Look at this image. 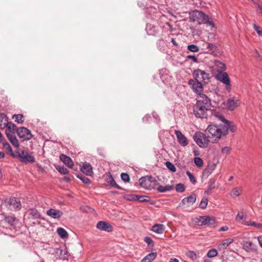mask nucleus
<instances>
[{"instance_id":"obj_1","label":"nucleus","mask_w":262,"mask_h":262,"mask_svg":"<svg viewBox=\"0 0 262 262\" xmlns=\"http://www.w3.org/2000/svg\"><path fill=\"white\" fill-rule=\"evenodd\" d=\"M236 126L228 120H226V122L223 124L219 125L216 124L209 125L206 128L205 132L206 134H209L212 136L214 139V143L217 142L222 137L226 136L229 130L232 133L236 131Z\"/></svg>"},{"instance_id":"obj_2","label":"nucleus","mask_w":262,"mask_h":262,"mask_svg":"<svg viewBox=\"0 0 262 262\" xmlns=\"http://www.w3.org/2000/svg\"><path fill=\"white\" fill-rule=\"evenodd\" d=\"M189 17L191 21L197 22L199 25L206 24L212 28L214 27V23L210 20L209 17L202 11L194 10L190 13Z\"/></svg>"},{"instance_id":"obj_3","label":"nucleus","mask_w":262,"mask_h":262,"mask_svg":"<svg viewBox=\"0 0 262 262\" xmlns=\"http://www.w3.org/2000/svg\"><path fill=\"white\" fill-rule=\"evenodd\" d=\"M210 136H207L206 134L198 132L193 135V139L199 146L201 148H206L209 145L210 138H213L211 135Z\"/></svg>"},{"instance_id":"obj_4","label":"nucleus","mask_w":262,"mask_h":262,"mask_svg":"<svg viewBox=\"0 0 262 262\" xmlns=\"http://www.w3.org/2000/svg\"><path fill=\"white\" fill-rule=\"evenodd\" d=\"M193 76L195 80L202 82L204 84H207L210 81L211 77L210 74L206 71L198 69L193 72Z\"/></svg>"},{"instance_id":"obj_5","label":"nucleus","mask_w":262,"mask_h":262,"mask_svg":"<svg viewBox=\"0 0 262 262\" xmlns=\"http://www.w3.org/2000/svg\"><path fill=\"white\" fill-rule=\"evenodd\" d=\"M215 79L225 84V89L230 92L231 89L230 80L228 74L226 72H223L221 71H216L215 75Z\"/></svg>"},{"instance_id":"obj_6","label":"nucleus","mask_w":262,"mask_h":262,"mask_svg":"<svg viewBox=\"0 0 262 262\" xmlns=\"http://www.w3.org/2000/svg\"><path fill=\"white\" fill-rule=\"evenodd\" d=\"M14 158L19 160L21 162L33 163L35 161L34 157L28 151L23 150L20 151H16Z\"/></svg>"},{"instance_id":"obj_7","label":"nucleus","mask_w":262,"mask_h":262,"mask_svg":"<svg viewBox=\"0 0 262 262\" xmlns=\"http://www.w3.org/2000/svg\"><path fill=\"white\" fill-rule=\"evenodd\" d=\"M4 204L10 210H19L21 207L19 200L14 197L5 199Z\"/></svg>"},{"instance_id":"obj_8","label":"nucleus","mask_w":262,"mask_h":262,"mask_svg":"<svg viewBox=\"0 0 262 262\" xmlns=\"http://www.w3.org/2000/svg\"><path fill=\"white\" fill-rule=\"evenodd\" d=\"M195 223L198 226L208 225L211 227H214L216 225V221L214 217L204 215L196 218Z\"/></svg>"},{"instance_id":"obj_9","label":"nucleus","mask_w":262,"mask_h":262,"mask_svg":"<svg viewBox=\"0 0 262 262\" xmlns=\"http://www.w3.org/2000/svg\"><path fill=\"white\" fill-rule=\"evenodd\" d=\"M16 133L18 137L23 141H29L31 140L33 137V135L31 134V131L25 127H21L18 128L16 130Z\"/></svg>"},{"instance_id":"obj_10","label":"nucleus","mask_w":262,"mask_h":262,"mask_svg":"<svg viewBox=\"0 0 262 262\" xmlns=\"http://www.w3.org/2000/svg\"><path fill=\"white\" fill-rule=\"evenodd\" d=\"M209 110L205 106H202L196 103L193 108V113L195 116L199 118H205L207 116V112Z\"/></svg>"},{"instance_id":"obj_11","label":"nucleus","mask_w":262,"mask_h":262,"mask_svg":"<svg viewBox=\"0 0 262 262\" xmlns=\"http://www.w3.org/2000/svg\"><path fill=\"white\" fill-rule=\"evenodd\" d=\"M196 103L205 106L206 108L210 110L211 106V100L205 94H201L196 97Z\"/></svg>"},{"instance_id":"obj_12","label":"nucleus","mask_w":262,"mask_h":262,"mask_svg":"<svg viewBox=\"0 0 262 262\" xmlns=\"http://www.w3.org/2000/svg\"><path fill=\"white\" fill-rule=\"evenodd\" d=\"M203 83L193 79H190L188 81V84L191 86L194 92L198 94V95L203 94Z\"/></svg>"},{"instance_id":"obj_13","label":"nucleus","mask_w":262,"mask_h":262,"mask_svg":"<svg viewBox=\"0 0 262 262\" xmlns=\"http://www.w3.org/2000/svg\"><path fill=\"white\" fill-rule=\"evenodd\" d=\"M242 245L243 249L248 252H254L257 251V246L252 241H244Z\"/></svg>"},{"instance_id":"obj_14","label":"nucleus","mask_w":262,"mask_h":262,"mask_svg":"<svg viewBox=\"0 0 262 262\" xmlns=\"http://www.w3.org/2000/svg\"><path fill=\"white\" fill-rule=\"evenodd\" d=\"M96 227L100 230L111 232L113 230V226L108 222L99 221L97 223Z\"/></svg>"},{"instance_id":"obj_15","label":"nucleus","mask_w":262,"mask_h":262,"mask_svg":"<svg viewBox=\"0 0 262 262\" xmlns=\"http://www.w3.org/2000/svg\"><path fill=\"white\" fill-rule=\"evenodd\" d=\"M54 253L55 256L56 258L60 259H66L68 257V252L66 249H62L60 248H56L54 250Z\"/></svg>"},{"instance_id":"obj_16","label":"nucleus","mask_w":262,"mask_h":262,"mask_svg":"<svg viewBox=\"0 0 262 262\" xmlns=\"http://www.w3.org/2000/svg\"><path fill=\"white\" fill-rule=\"evenodd\" d=\"M152 179L151 176L143 177L139 180L140 185L145 189H149L150 187V183L152 182Z\"/></svg>"},{"instance_id":"obj_17","label":"nucleus","mask_w":262,"mask_h":262,"mask_svg":"<svg viewBox=\"0 0 262 262\" xmlns=\"http://www.w3.org/2000/svg\"><path fill=\"white\" fill-rule=\"evenodd\" d=\"M175 135L177 137L178 142L182 146H185L188 144V141L187 138L182 134L181 131L176 130Z\"/></svg>"},{"instance_id":"obj_18","label":"nucleus","mask_w":262,"mask_h":262,"mask_svg":"<svg viewBox=\"0 0 262 262\" xmlns=\"http://www.w3.org/2000/svg\"><path fill=\"white\" fill-rule=\"evenodd\" d=\"M240 104L239 100L235 97L230 98L227 101V106L229 110L233 111Z\"/></svg>"},{"instance_id":"obj_19","label":"nucleus","mask_w":262,"mask_h":262,"mask_svg":"<svg viewBox=\"0 0 262 262\" xmlns=\"http://www.w3.org/2000/svg\"><path fill=\"white\" fill-rule=\"evenodd\" d=\"M196 200V196L195 194L192 193L189 196L184 198L181 201V204L183 205L187 204L188 205H191L193 204Z\"/></svg>"},{"instance_id":"obj_20","label":"nucleus","mask_w":262,"mask_h":262,"mask_svg":"<svg viewBox=\"0 0 262 262\" xmlns=\"http://www.w3.org/2000/svg\"><path fill=\"white\" fill-rule=\"evenodd\" d=\"M47 214L54 219H58L62 215L63 213L59 210L50 209L47 211Z\"/></svg>"},{"instance_id":"obj_21","label":"nucleus","mask_w":262,"mask_h":262,"mask_svg":"<svg viewBox=\"0 0 262 262\" xmlns=\"http://www.w3.org/2000/svg\"><path fill=\"white\" fill-rule=\"evenodd\" d=\"M81 170L83 173L89 176H92L93 173L92 166L90 163H88L83 164L81 167Z\"/></svg>"},{"instance_id":"obj_22","label":"nucleus","mask_w":262,"mask_h":262,"mask_svg":"<svg viewBox=\"0 0 262 262\" xmlns=\"http://www.w3.org/2000/svg\"><path fill=\"white\" fill-rule=\"evenodd\" d=\"M6 134L8 139L13 145H14L16 147H19V144L16 136L14 135V133H10L8 132V131H6Z\"/></svg>"},{"instance_id":"obj_23","label":"nucleus","mask_w":262,"mask_h":262,"mask_svg":"<svg viewBox=\"0 0 262 262\" xmlns=\"http://www.w3.org/2000/svg\"><path fill=\"white\" fill-rule=\"evenodd\" d=\"M29 217L32 219L36 220L41 218V214L35 208H31L27 211Z\"/></svg>"},{"instance_id":"obj_24","label":"nucleus","mask_w":262,"mask_h":262,"mask_svg":"<svg viewBox=\"0 0 262 262\" xmlns=\"http://www.w3.org/2000/svg\"><path fill=\"white\" fill-rule=\"evenodd\" d=\"M216 164H215L208 165L207 167L203 170L202 177L203 178H207L212 172Z\"/></svg>"},{"instance_id":"obj_25","label":"nucleus","mask_w":262,"mask_h":262,"mask_svg":"<svg viewBox=\"0 0 262 262\" xmlns=\"http://www.w3.org/2000/svg\"><path fill=\"white\" fill-rule=\"evenodd\" d=\"M60 160L69 168H72L74 164L72 159L68 156L62 154L60 156Z\"/></svg>"},{"instance_id":"obj_26","label":"nucleus","mask_w":262,"mask_h":262,"mask_svg":"<svg viewBox=\"0 0 262 262\" xmlns=\"http://www.w3.org/2000/svg\"><path fill=\"white\" fill-rule=\"evenodd\" d=\"M105 180L106 182L111 186L116 188L118 189H122L120 186L117 184L115 180L114 179V178H113L111 174L107 176Z\"/></svg>"},{"instance_id":"obj_27","label":"nucleus","mask_w":262,"mask_h":262,"mask_svg":"<svg viewBox=\"0 0 262 262\" xmlns=\"http://www.w3.org/2000/svg\"><path fill=\"white\" fill-rule=\"evenodd\" d=\"M233 242V238H227L225 240H224L221 243H220L219 246L218 248L220 250H224L227 248V247L232 242Z\"/></svg>"},{"instance_id":"obj_28","label":"nucleus","mask_w":262,"mask_h":262,"mask_svg":"<svg viewBox=\"0 0 262 262\" xmlns=\"http://www.w3.org/2000/svg\"><path fill=\"white\" fill-rule=\"evenodd\" d=\"M165 230V227L163 224H155L152 227V231L158 234H162Z\"/></svg>"},{"instance_id":"obj_29","label":"nucleus","mask_w":262,"mask_h":262,"mask_svg":"<svg viewBox=\"0 0 262 262\" xmlns=\"http://www.w3.org/2000/svg\"><path fill=\"white\" fill-rule=\"evenodd\" d=\"M157 257L156 252H151L145 256L140 262H151Z\"/></svg>"},{"instance_id":"obj_30","label":"nucleus","mask_w":262,"mask_h":262,"mask_svg":"<svg viewBox=\"0 0 262 262\" xmlns=\"http://www.w3.org/2000/svg\"><path fill=\"white\" fill-rule=\"evenodd\" d=\"M3 146V149L5 150L6 152H7L8 154L10 155L13 158H14L15 156V151H13L10 145L8 142L4 143Z\"/></svg>"},{"instance_id":"obj_31","label":"nucleus","mask_w":262,"mask_h":262,"mask_svg":"<svg viewBox=\"0 0 262 262\" xmlns=\"http://www.w3.org/2000/svg\"><path fill=\"white\" fill-rule=\"evenodd\" d=\"M242 187H236L232 189L230 192V195L232 198H235L239 196L242 191Z\"/></svg>"},{"instance_id":"obj_32","label":"nucleus","mask_w":262,"mask_h":262,"mask_svg":"<svg viewBox=\"0 0 262 262\" xmlns=\"http://www.w3.org/2000/svg\"><path fill=\"white\" fill-rule=\"evenodd\" d=\"M242 224L245 225H247V226H252L256 227L257 229H262V224L256 223L255 222H252V221L248 222V221H246V220H244L242 222Z\"/></svg>"},{"instance_id":"obj_33","label":"nucleus","mask_w":262,"mask_h":262,"mask_svg":"<svg viewBox=\"0 0 262 262\" xmlns=\"http://www.w3.org/2000/svg\"><path fill=\"white\" fill-rule=\"evenodd\" d=\"M5 221L11 226H13L16 222V219L14 215L6 216Z\"/></svg>"},{"instance_id":"obj_34","label":"nucleus","mask_w":262,"mask_h":262,"mask_svg":"<svg viewBox=\"0 0 262 262\" xmlns=\"http://www.w3.org/2000/svg\"><path fill=\"white\" fill-rule=\"evenodd\" d=\"M212 116L215 119L221 121L223 123V124H224L226 122V120H227L225 118L224 116L219 112H214L213 113Z\"/></svg>"},{"instance_id":"obj_35","label":"nucleus","mask_w":262,"mask_h":262,"mask_svg":"<svg viewBox=\"0 0 262 262\" xmlns=\"http://www.w3.org/2000/svg\"><path fill=\"white\" fill-rule=\"evenodd\" d=\"M173 185H166V186H162L160 185L157 188V190L158 191L160 192H165L167 191L171 190L173 189Z\"/></svg>"},{"instance_id":"obj_36","label":"nucleus","mask_w":262,"mask_h":262,"mask_svg":"<svg viewBox=\"0 0 262 262\" xmlns=\"http://www.w3.org/2000/svg\"><path fill=\"white\" fill-rule=\"evenodd\" d=\"M57 232L62 238H64L68 236V232L62 228H58L57 230Z\"/></svg>"},{"instance_id":"obj_37","label":"nucleus","mask_w":262,"mask_h":262,"mask_svg":"<svg viewBox=\"0 0 262 262\" xmlns=\"http://www.w3.org/2000/svg\"><path fill=\"white\" fill-rule=\"evenodd\" d=\"M12 118L14 119L15 121L18 123H23L24 121V116L22 114L14 115Z\"/></svg>"},{"instance_id":"obj_38","label":"nucleus","mask_w":262,"mask_h":262,"mask_svg":"<svg viewBox=\"0 0 262 262\" xmlns=\"http://www.w3.org/2000/svg\"><path fill=\"white\" fill-rule=\"evenodd\" d=\"M6 127L9 129L8 132L14 133L16 126L12 122H9L8 121L6 122Z\"/></svg>"},{"instance_id":"obj_39","label":"nucleus","mask_w":262,"mask_h":262,"mask_svg":"<svg viewBox=\"0 0 262 262\" xmlns=\"http://www.w3.org/2000/svg\"><path fill=\"white\" fill-rule=\"evenodd\" d=\"M56 169L61 174H66L69 173V170L64 166L58 165L56 166Z\"/></svg>"},{"instance_id":"obj_40","label":"nucleus","mask_w":262,"mask_h":262,"mask_svg":"<svg viewBox=\"0 0 262 262\" xmlns=\"http://www.w3.org/2000/svg\"><path fill=\"white\" fill-rule=\"evenodd\" d=\"M215 66L218 68L217 71H221L223 72L226 70V66L225 64L220 61H215Z\"/></svg>"},{"instance_id":"obj_41","label":"nucleus","mask_w":262,"mask_h":262,"mask_svg":"<svg viewBox=\"0 0 262 262\" xmlns=\"http://www.w3.org/2000/svg\"><path fill=\"white\" fill-rule=\"evenodd\" d=\"M166 167L171 171L174 172H176L177 169L173 164L169 161H166L165 163Z\"/></svg>"},{"instance_id":"obj_42","label":"nucleus","mask_w":262,"mask_h":262,"mask_svg":"<svg viewBox=\"0 0 262 262\" xmlns=\"http://www.w3.org/2000/svg\"><path fill=\"white\" fill-rule=\"evenodd\" d=\"M246 215L243 212L238 213L236 216V220L237 222H241L245 220L244 219L246 218Z\"/></svg>"},{"instance_id":"obj_43","label":"nucleus","mask_w":262,"mask_h":262,"mask_svg":"<svg viewBox=\"0 0 262 262\" xmlns=\"http://www.w3.org/2000/svg\"><path fill=\"white\" fill-rule=\"evenodd\" d=\"M208 199L207 197H203L202 199V201L199 205V207L202 209L206 208L207 204H208Z\"/></svg>"},{"instance_id":"obj_44","label":"nucleus","mask_w":262,"mask_h":262,"mask_svg":"<svg viewBox=\"0 0 262 262\" xmlns=\"http://www.w3.org/2000/svg\"><path fill=\"white\" fill-rule=\"evenodd\" d=\"M185 190V185L182 183H179L176 186V190L178 192H183Z\"/></svg>"},{"instance_id":"obj_45","label":"nucleus","mask_w":262,"mask_h":262,"mask_svg":"<svg viewBox=\"0 0 262 262\" xmlns=\"http://www.w3.org/2000/svg\"><path fill=\"white\" fill-rule=\"evenodd\" d=\"M194 162L196 166H197L198 167H201L203 165V161L202 159L200 157L194 158Z\"/></svg>"},{"instance_id":"obj_46","label":"nucleus","mask_w":262,"mask_h":262,"mask_svg":"<svg viewBox=\"0 0 262 262\" xmlns=\"http://www.w3.org/2000/svg\"><path fill=\"white\" fill-rule=\"evenodd\" d=\"M187 50L192 52H197L199 51V48L195 45H190L187 46Z\"/></svg>"},{"instance_id":"obj_47","label":"nucleus","mask_w":262,"mask_h":262,"mask_svg":"<svg viewBox=\"0 0 262 262\" xmlns=\"http://www.w3.org/2000/svg\"><path fill=\"white\" fill-rule=\"evenodd\" d=\"M8 118L6 115L4 113H0V125H2L3 122L4 124H6Z\"/></svg>"},{"instance_id":"obj_48","label":"nucleus","mask_w":262,"mask_h":262,"mask_svg":"<svg viewBox=\"0 0 262 262\" xmlns=\"http://www.w3.org/2000/svg\"><path fill=\"white\" fill-rule=\"evenodd\" d=\"M217 254V252L215 249H212L209 250L207 253V256L209 257H213L216 256Z\"/></svg>"},{"instance_id":"obj_49","label":"nucleus","mask_w":262,"mask_h":262,"mask_svg":"<svg viewBox=\"0 0 262 262\" xmlns=\"http://www.w3.org/2000/svg\"><path fill=\"white\" fill-rule=\"evenodd\" d=\"M187 176L189 177V179L190 181V182L193 184H195L196 182V179L193 176V175L189 171H187L186 172Z\"/></svg>"},{"instance_id":"obj_50","label":"nucleus","mask_w":262,"mask_h":262,"mask_svg":"<svg viewBox=\"0 0 262 262\" xmlns=\"http://www.w3.org/2000/svg\"><path fill=\"white\" fill-rule=\"evenodd\" d=\"M215 180L214 179H211L209 182L208 190H211L215 188Z\"/></svg>"},{"instance_id":"obj_51","label":"nucleus","mask_w":262,"mask_h":262,"mask_svg":"<svg viewBox=\"0 0 262 262\" xmlns=\"http://www.w3.org/2000/svg\"><path fill=\"white\" fill-rule=\"evenodd\" d=\"M187 256L192 260H195L196 258V254L193 251H190L187 253Z\"/></svg>"},{"instance_id":"obj_52","label":"nucleus","mask_w":262,"mask_h":262,"mask_svg":"<svg viewBox=\"0 0 262 262\" xmlns=\"http://www.w3.org/2000/svg\"><path fill=\"white\" fill-rule=\"evenodd\" d=\"M121 178L122 181L124 182H128L129 181V175L126 173H122L121 174Z\"/></svg>"},{"instance_id":"obj_53","label":"nucleus","mask_w":262,"mask_h":262,"mask_svg":"<svg viewBox=\"0 0 262 262\" xmlns=\"http://www.w3.org/2000/svg\"><path fill=\"white\" fill-rule=\"evenodd\" d=\"M77 178L80 179L85 184H90L91 182L90 179L85 176L78 175L77 176Z\"/></svg>"},{"instance_id":"obj_54","label":"nucleus","mask_w":262,"mask_h":262,"mask_svg":"<svg viewBox=\"0 0 262 262\" xmlns=\"http://www.w3.org/2000/svg\"><path fill=\"white\" fill-rule=\"evenodd\" d=\"M138 199L137 201L141 202H147L149 200V197L147 196H141L138 195Z\"/></svg>"},{"instance_id":"obj_55","label":"nucleus","mask_w":262,"mask_h":262,"mask_svg":"<svg viewBox=\"0 0 262 262\" xmlns=\"http://www.w3.org/2000/svg\"><path fill=\"white\" fill-rule=\"evenodd\" d=\"M144 241L146 242L148 246H153L154 242L151 238L149 237L146 236L144 238Z\"/></svg>"},{"instance_id":"obj_56","label":"nucleus","mask_w":262,"mask_h":262,"mask_svg":"<svg viewBox=\"0 0 262 262\" xmlns=\"http://www.w3.org/2000/svg\"><path fill=\"white\" fill-rule=\"evenodd\" d=\"M254 29L256 31L257 33L259 36L262 37V31L259 29V28L255 24L253 25Z\"/></svg>"},{"instance_id":"obj_57","label":"nucleus","mask_w":262,"mask_h":262,"mask_svg":"<svg viewBox=\"0 0 262 262\" xmlns=\"http://www.w3.org/2000/svg\"><path fill=\"white\" fill-rule=\"evenodd\" d=\"M127 199L128 200L130 201H137L138 199V195H135V194H130L128 195L127 196Z\"/></svg>"},{"instance_id":"obj_58","label":"nucleus","mask_w":262,"mask_h":262,"mask_svg":"<svg viewBox=\"0 0 262 262\" xmlns=\"http://www.w3.org/2000/svg\"><path fill=\"white\" fill-rule=\"evenodd\" d=\"M231 148L228 146H225L222 149V152L223 154H227L230 151Z\"/></svg>"},{"instance_id":"obj_59","label":"nucleus","mask_w":262,"mask_h":262,"mask_svg":"<svg viewBox=\"0 0 262 262\" xmlns=\"http://www.w3.org/2000/svg\"><path fill=\"white\" fill-rule=\"evenodd\" d=\"M187 59H191L193 60V61L195 63L198 62V58L194 56V55H188L187 56Z\"/></svg>"},{"instance_id":"obj_60","label":"nucleus","mask_w":262,"mask_h":262,"mask_svg":"<svg viewBox=\"0 0 262 262\" xmlns=\"http://www.w3.org/2000/svg\"><path fill=\"white\" fill-rule=\"evenodd\" d=\"M207 48L210 50H213V49L215 47L214 45H213L212 43H207Z\"/></svg>"},{"instance_id":"obj_61","label":"nucleus","mask_w":262,"mask_h":262,"mask_svg":"<svg viewBox=\"0 0 262 262\" xmlns=\"http://www.w3.org/2000/svg\"><path fill=\"white\" fill-rule=\"evenodd\" d=\"M228 227L227 226H225L221 227L219 229V231H225L228 230Z\"/></svg>"},{"instance_id":"obj_62","label":"nucleus","mask_w":262,"mask_h":262,"mask_svg":"<svg viewBox=\"0 0 262 262\" xmlns=\"http://www.w3.org/2000/svg\"><path fill=\"white\" fill-rule=\"evenodd\" d=\"M257 239L260 246L262 247V235L258 236Z\"/></svg>"},{"instance_id":"obj_63","label":"nucleus","mask_w":262,"mask_h":262,"mask_svg":"<svg viewBox=\"0 0 262 262\" xmlns=\"http://www.w3.org/2000/svg\"><path fill=\"white\" fill-rule=\"evenodd\" d=\"M171 41L172 43V44L173 45V46H174L176 47L178 46V43H177L176 41L175 40V39L174 38H171Z\"/></svg>"},{"instance_id":"obj_64","label":"nucleus","mask_w":262,"mask_h":262,"mask_svg":"<svg viewBox=\"0 0 262 262\" xmlns=\"http://www.w3.org/2000/svg\"><path fill=\"white\" fill-rule=\"evenodd\" d=\"M169 262H179V261L176 258H171L170 259Z\"/></svg>"}]
</instances>
